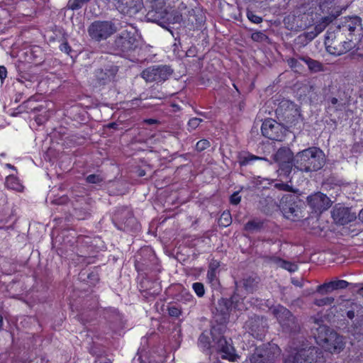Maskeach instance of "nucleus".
I'll return each instance as SVG.
<instances>
[{
    "label": "nucleus",
    "mask_w": 363,
    "mask_h": 363,
    "mask_svg": "<svg viewBox=\"0 0 363 363\" xmlns=\"http://www.w3.org/2000/svg\"><path fill=\"white\" fill-rule=\"evenodd\" d=\"M318 35V33L313 30V31L307 32L306 33V37L311 40L313 38H315Z\"/></svg>",
    "instance_id": "47"
},
{
    "label": "nucleus",
    "mask_w": 363,
    "mask_h": 363,
    "mask_svg": "<svg viewBox=\"0 0 363 363\" xmlns=\"http://www.w3.org/2000/svg\"><path fill=\"white\" fill-rule=\"evenodd\" d=\"M88 31L91 38L99 41L111 36L116 28L111 22L96 21L89 26Z\"/></svg>",
    "instance_id": "12"
},
{
    "label": "nucleus",
    "mask_w": 363,
    "mask_h": 363,
    "mask_svg": "<svg viewBox=\"0 0 363 363\" xmlns=\"http://www.w3.org/2000/svg\"><path fill=\"white\" fill-rule=\"evenodd\" d=\"M280 354L281 350L278 345L272 343L263 348L257 347L249 361L250 363H272Z\"/></svg>",
    "instance_id": "7"
},
{
    "label": "nucleus",
    "mask_w": 363,
    "mask_h": 363,
    "mask_svg": "<svg viewBox=\"0 0 363 363\" xmlns=\"http://www.w3.org/2000/svg\"><path fill=\"white\" fill-rule=\"evenodd\" d=\"M145 123H147L148 124H154L156 123V121L154 119H147V120H145Z\"/></svg>",
    "instance_id": "51"
},
{
    "label": "nucleus",
    "mask_w": 363,
    "mask_h": 363,
    "mask_svg": "<svg viewBox=\"0 0 363 363\" xmlns=\"http://www.w3.org/2000/svg\"><path fill=\"white\" fill-rule=\"evenodd\" d=\"M272 261L279 267L284 269H286L289 272H294L298 269L297 265L294 263H291L290 262H287L277 257L273 258Z\"/></svg>",
    "instance_id": "25"
},
{
    "label": "nucleus",
    "mask_w": 363,
    "mask_h": 363,
    "mask_svg": "<svg viewBox=\"0 0 363 363\" xmlns=\"http://www.w3.org/2000/svg\"><path fill=\"white\" fill-rule=\"evenodd\" d=\"M262 226V223L258 220H250L248 221L245 226V229L247 231H254L259 229Z\"/></svg>",
    "instance_id": "32"
},
{
    "label": "nucleus",
    "mask_w": 363,
    "mask_h": 363,
    "mask_svg": "<svg viewBox=\"0 0 363 363\" xmlns=\"http://www.w3.org/2000/svg\"><path fill=\"white\" fill-rule=\"evenodd\" d=\"M6 167H9V168H11V169H14V167L12 166L11 164H6Z\"/></svg>",
    "instance_id": "56"
},
{
    "label": "nucleus",
    "mask_w": 363,
    "mask_h": 363,
    "mask_svg": "<svg viewBox=\"0 0 363 363\" xmlns=\"http://www.w3.org/2000/svg\"><path fill=\"white\" fill-rule=\"evenodd\" d=\"M151 4L152 10L149 11L147 18L152 22H155L162 27L165 23L168 24L167 18L170 17L172 12H168L165 8L167 0H147Z\"/></svg>",
    "instance_id": "8"
},
{
    "label": "nucleus",
    "mask_w": 363,
    "mask_h": 363,
    "mask_svg": "<svg viewBox=\"0 0 363 363\" xmlns=\"http://www.w3.org/2000/svg\"><path fill=\"white\" fill-rule=\"evenodd\" d=\"M261 130L264 137L277 141L283 139L286 131L280 123L272 119L265 120L262 125Z\"/></svg>",
    "instance_id": "14"
},
{
    "label": "nucleus",
    "mask_w": 363,
    "mask_h": 363,
    "mask_svg": "<svg viewBox=\"0 0 363 363\" xmlns=\"http://www.w3.org/2000/svg\"><path fill=\"white\" fill-rule=\"evenodd\" d=\"M245 327L252 336L262 340L267 332V320L263 317L254 316L246 322Z\"/></svg>",
    "instance_id": "16"
},
{
    "label": "nucleus",
    "mask_w": 363,
    "mask_h": 363,
    "mask_svg": "<svg viewBox=\"0 0 363 363\" xmlns=\"http://www.w3.org/2000/svg\"><path fill=\"white\" fill-rule=\"evenodd\" d=\"M359 80L363 82V69L361 70L360 72V74H359ZM360 96L361 97H363V88H362L360 89V94H359Z\"/></svg>",
    "instance_id": "49"
},
{
    "label": "nucleus",
    "mask_w": 363,
    "mask_h": 363,
    "mask_svg": "<svg viewBox=\"0 0 363 363\" xmlns=\"http://www.w3.org/2000/svg\"><path fill=\"white\" fill-rule=\"evenodd\" d=\"M348 282L345 280H337L325 283L318 286L317 291L319 293L330 292L336 289H345L348 286Z\"/></svg>",
    "instance_id": "22"
},
{
    "label": "nucleus",
    "mask_w": 363,
    "mask_h": 363,
    "mask_svg": "<svg viewBox=\"0 0 363 363\" xmlns=\"http://www.w3.org/2000/svg\"><path fill=\"white\" fill-rule=\"evenodd\" d=\"M333 34L328 33L325 40L326 50L331 55H341L350 51L354 45L352 39L337 44V43L333 40Z\"/></svg>",
    "instance_id": "15"
},
{
    "label": "nucleus",
    "mask_w": 363,
    "mask_h": 363,
    "mask_svg": "<svg viewBox=\"0 0 363 363\" xmlns=\"http://www.w3.org/2000/svg\"><path fill=\"white\" fill-rule=\"evenodd\" d=\"M295 199H296L295 196L288 195L284 196L280 203V208L284 216L291 220H296L300 212Z\"/></svg>",
    "instance_id": "17"
},
{
    "label": "nucleus",
    "mask_w": 363,
    "mask_h": 363,
    "mask_svg": "<svg viewBox=\"0 0 363 363\" xmlns=\"http://www.w3.org/2000/svg\"><path fill=\"white\" fill-rule=\"evenodd\" d=\"M326 28L325 24L321 23L319 22L317 23L314 28V30L318 33V34H320L321 32L324 30V29Z\"/></svg>",
    "instance_id": "45"
},
{
    "label": "nucleus",
    "mask_w": 363,
    "mask_h": 363,
    "mask_svg": "<svg viewBox=\"0 0 363 363\" xmlns=\"http://www.w3.org/2000/svg\"><path fill=\"white\" fill-rule=\"evenodd\" d=\"M334 300L335 299L333 297H325L320 299H316L315 301V304L318 306L332 305L334 302Z\"/></svg>",
    "instance_id": "34"
},
{
    "label": "nucleus",
    "mask_w": 363,
    "mask_h": 363,
    "mask_svg": "<svg viewBox=\"0 0 363 363\" xmlns=\"http://www.w3.org/2000/svg\"><path fill=\"white\" fill-rule=\"evenodd\" d=\"M205 21V16L200 8L189 9L184 13L177 11H172L170 17L167 18L168 24L183 23L185 26L198 27Z\"/></svg>",
    "instance_id": "6"
},
{
    "label": "nucleus",
    "mask_w": 363,
    "mask_h": 363,
    "mask_svg": "<svg viewBox=\"0 0 363 363\" xmlns=\"http://www.w3.org/2000/svg\"><path fill=\"white\" fill-rule=\"evenodd\" d=\"M252 39L256 42H263L268 39V37L261 31L255 32L251 35Z\"/></svg>",
    "instance_id": "35"
},
{
    "label": "nucleus",
    "mask_w": 363,
    "mask_h": 363,
    "mask_svg": "<svg viewBox=\"0 0 363 363\" xmlns=\"http://www.w3.org/2000/svg\"><path fill=\"white\" fill-rule=\"evenodd\" d=\"M201 121H202V120L201 118H191L188 122V126L190 129L194 130L199 125V124L201 123Z\"/></svg>",
    "instance_id": "39"
},
{
    "label": "nucleus",
    "mask_w": 363,
    "mask_h": 363,
    "mask_svg": "<svg viewBox=\"0 0 363 363\" xmlns=\"http://www.w3.org/2000/svg\"><path fill=\"white\" fill-rule=\"evenodd\" d=\"M275 186L279 189H282V190H285V191H289V186L288 184H283V183H277V184H275Z\"/></svg>",
    "instance_id": "48"
},
{
    "label": "nucleus",
    "mask_w": 363,
    "mask_h": 363,
    "mask_svg": "<svg viewBox=\"0 0 363 363\" xmlns=\"http://www.w3.org/2000/svg\"><path fill=\"white\" fill-rule=\"evenodd\" d=\"M60 49L62 52H64L67 55H70V52H72V48L67 42L62 43Z\"/></svg>",
    "instance_id": "42"
},
{
    "label": "nucleus",
    "mask_w": 363,
    "mask_h": 363,
    "mask_svg": "<svg viewBox=\"0 0 363 363\" xmlns=\"http://www.w3.org/2000/svg\"><path fill=\"white\" fill-rule=\"evenodd\" d=\"M247 18L254 23L258 24L262 22V18L259 16H257L252 11H247Z\"/></svg>",
    "instance_id": "36"
},
{
    "label": "nucleus",
    "mask_w": 363,
    "mask_h": 363,
    "mask_svg": "<svg viewBox=\"0 0 363 363\" xmlns=\"http://www.w3.org/2000/svg\"><path fill=\"white\" fill-rule=\"evenodd\" d=\"M337 101H337V99H336V98H335V97H334V98H332V99H331V100H330V102H331V104H332L333 105H335V104H337Z\"/></svg>",
    "instance_id": "52"
},
{
    "label": "nucleus",
    "mask_w": 363,
    "mask_h": 363,
    "mask_svg": "<svg viewBox=\"0 0 363 363\" xmlns=\"http://www.w3.org/2000/svg\"><path fill=\"white\" fill-rule=\"evenodd\" d=\"M140 176L144 175V172H140Z\"/></svg>",
    "instance_id": "57"
},
{
    "label": "nucleus",
    "mask_w": 363,
    "mask_h": 363,
    "mask_svg": "<svg viewBox=\"0 0 363 363\" xmlns=\"http://www.w3.org/2000/svg\"><path fill=\"white\" fill-rule=\"evenodd\" d=\"M7 76V71L5 67L0 66V79L3 81Z\"/></svg>",
    "instance_id": "46"
},
{
    "label": "nucleus",
    "mask_w": 363,
    "mask_h": 363,
    "mask_svg": "<svg viewBox=\"0 0 363 363\" xmlns=\"http://www.w3.org/2000/svg\"><path fill=\"white\" fill-rule=\"evenodd\" d=\"M232 222L231 215L229 211H224L218 220L220 225L223 227L228 226Z\"/></svg>",
    "instance_id": "28"
},
{
    "label": "nucleus",
    "mask_w": 363,
    "mask_h": 363,
    "mask_svg": "<svg viewBox=\"0 0 363 363\" xmlns=\"http://www.w3.org/2000/svg\"><path fill=\"white\" fill-rule=\"evenodd\" d=\"M300 60L304 62L312 72H320L322 70V65L317 60H313L308 57H300Z\"/></svg>",
    "instance_id": "26"
},
{
    "label": "nucleus",
    "mask_w": 363,
    "mask_h": 363,
    "mask_svg": "<svg viewBox=\"0 0 363 363\" xmlns=\"http://www.w3.org/2000/svg\"><path fill=\"white\" fill-rule=\"evenodd\" d=\"M361 21V18L357 16L345 17L339 29L344 33L349 32V35H352L357 30L362 31Z\"/></svg>",
    "instance_id": "20"
},
{
    "label": "nucleus",
    "mask_w": 363,
    "mask_h": 363,
    "mask_svg": "<svg viewBox=\"0 0 363 363\" xmlns=\"http://www.w3.org/2000/svg\"><path fill=\"white\" fill-rule=\"evenodd\" d=\"M89 1L90 0H69L68 2V7L69 9L73 11L78 10Z\"/></svg>",
    "instance_id": "29"
},
{
    "label": "nucleus",
    "mask_w": 363,
    "mask_h": 363,
    "mask_svg": "<svg viewBox=\"0 0 363 363\" xmlns=\"http://www.w3.org/2000/svg\"><path fill=\"white\" fill-rule=\"evenodd\" d=\"M207 279L209 282L213 284L217 281L216 269L211 268L207 272Z\"/></svg>",
    "instance_id": "40"
},
{
    "label": "nucleus",
    "mask_w": 363,
    "mask_h": 363,
    "mask_svg": "<svg viewBox=\"0 0 363 363\" xmlns=\"http://www.w3.org/2000/svg\"><path fill=\"white\" fill-rule=\"evenodd\" d=\"M289 356L284 363H323L321 350L309 345L303 340L298 342H293L289 346Z\"/></svg>",
    "instance_id": "1"
},
{
    "label": "nucleus",
    "mask_w": 363,
    "mask_h": 363,
    "mask_svg": "<svg viewBox=\"0 0 363 363\" xmlns=\"http://www.w3.org/2000/svg\"><path fill=\"white\" fill-rule=\"evenodd\" d=\"M359 218L363 222V208L360 211L359 213Z\"/></svg>",
    "instance_id": "53"
},
{
    "label": "nucleus",
    "mask_w": 363,
    "mask_h": 363,
    "mask_svg": "<svg viewBox=\"0 0 363 363\" xmlns=\"http://www.w3.org/2000/svg\"><path fill=\"white\" fill-rule=\"evenodd\" d=\"M2 325H3V318L2 316L0 315V330L2 328Z\"/></svg>",
    "instance_id": "54"
},
{
    "label": "nucleus",
    "mask_w": 363,
    "mask_h": 363,
    "mask_svg": "<svg viewBox=\"0 0 363 363\" xmlns=\"http://www.w3.org/2000/svg\"><path fill=\"white\" fill-rule=\"evenodd\" d=\"M210 145L209 142L207 140H201L197 142L196 148L198 151H202L206 150Z\"/></svg>",
    "instance_id": "38"
},
{
    "label": "nucleus",
    "mask_w": 363,
    "mask_h": 363,
    "mask_svg": "<svg viewBox=\"0 0 363 363\" xmlns=\"http://www.w3.org/2000/svg\"><path fill=\"white\" fill-rule=\"evenodd\" d=\"M254 282V279H245L244 280V286L247 291H252L253 289L252 283Z\"/></svg>",
    "instance_id": "43"
},
{
    "label": "nucleus",
    "mask_w": 363,
    "mask_h": 363,
    "mask_svg": "<svg viewBox=\"0 0 363 363\" xmlns=\"http://www.w3.org/2000/svg\"><path fill=\"white\" fill-rule=\"evenodd\" d=\"M264 304L277 318L284 331L291 333L298 328L296 317L286 308L279 304L273 306L269 300L265 301Z\"/></svg>",
    "instance_id": "5"
},
{
    "label": "nucleus",
    "mask_w": 363,
    "mask_h": 363,
    "mask_svg": "<svg viewBox=\"0 0 363 363\" xmlns=\"http://www.w3.org/2000/svg\"><path fill=\"white\" fill-rule=\"evenodd\" d=\"M274 160L279 165V174L288 177L294 164V157L291 150L288 147L279 149L274 156Z\"/></svg>",
    "instance_id": "9"
},
{
    "label": "nucleus",
    "mask_w": 363,
    "mask_h": 363,
    "mask_svg": "<svg viewBox=\"0 0 363 363\" xmlns=\"http://www.w3.org/2000/svg\"><path fill=\"white\" fill-rule=\"evenodd\" d=\"M264 160V158L255 156L248 152L240 153L238 156V162L241 166L247 165L250 163H251L252 162L255 161V160Z\"/></svg>",
    "instance_id": "23"
},
{
    "label": "nucleus",
    "mask_w": 363,
    "mask_h": 363,
    "mask_svg": "<svg viewBox=\"0 0 363 363\" xmlns=\"http://www.w3.org/2000/svg\"><path fill=\"white\" fill-rule=\"evenodd\" d=\"M168 313L172 317H179L182 313L181 308L176 306H169Z\"/></svg>",
    "instance_id": "37"
},
{
    "label": "nucleus",
    "mask_w": 363,
    "mask_h": 363,
    "mask_svg": "<svg viewBox=\"0 0 363 363\" xmlns=\"http://www.w3.org/2000/svg\"><path fill=\"white\" fill-rule=\"evenodd\" d=\"M325 163L324 154L317 147H309L294 157V166L299 171L309 172L320 169Z\"/></svg>",
    "instance_id": "2"
},
{
    "label": "nucleus",
    "mask_w": 363,
    "mask_h": 363,
    "mask_svg": "<svg viewBox=\"0 0 363 363\" xmlns=\"http://www.w3.org/2000/svg\"><path fill=\"white\" fill-rule=\"evenodd\" d=\"M332 217L337 223L340 225L347 224L353 219V216L350 214L349 209L342 206L335 207L332 211Z\"/></svg>",
    "instance_id": "21"
},
{
    "label": "nucleus",
    "mask_w": 363,
    "mask_h": 363,
    "mask_svg": "<svg viewBox=\"0 0 363 363\" xmlns=\"http://www.w3.org/2000/svg\"><path fill=\"white\" fill-rule=\"evenodd\" d=\"M116 9L123 14L133 16L143 7V0H114Z\"/></svg>",
    "instance_id": "18"
},
{
    "label": "nucleus",
    "mask_w": 363,
    "mask_h": 363,
    "mask_svg": "<svg viewBox=\"0 0 363 363\" xmlns=\"http://www.w3.org/2000/svg\"><path fill=\"white\" fill-rule=\"evenodd\" d=\"M6 185L9 189L21 191L23 190V185L19 179L14 176L10 175L6 177Z\"/></svg>",
    "instance_id": "24"
},
{
    "label": "nucleus",
    "mask_w": 363,
    "mask_h": 363,
    "mask_svg": "<svg viewBox=\"0 0 363 363\" xmlns=\"http://www.w3.org/2000/svg\"><path fill=\"white\" fill-rule=\"evenodd\" d=\"M192 288L199 297H202L205 294L203 284L200 282L194 283Z\"/></svg>",
    "instance_id": "33"
},
{
    "label": "nucleus",
    "mask_w": 363,
    "mask_h": 363,
    "mask_svg": "<svg viewBox=\"0 0 363 363\" xmlns=\"http://www.w3.org/2000/svg\"><path fill=\"white\" fill-rule=\"evenodd\" d=\"M216 330L213 328L211 330V335L213 342L216 344V350L221 354L223 359L234 362L238 357L235 352L234 347L232 345V340H227L224 337H220L218 340L216 337Z\"/></svg>",
    "instance_id": "10"
},
{
    "label": "nucleus",
    "mask_w": 363,
    "mask_h": 363,
    "mask_svg": "<svg viewBox=\"0 0 363 363\" xmlns=\"http://www.w3.org/2000/svg\"><path fill=\"white\" fill-rule=\"evenodd\" d=\"M347 315L350 319H352L354 317V313L352 311H349Z\"/></svg>",
    "instance_id": "50"
},
{
    "label": "nucleus",
    "mask_w": 363,
    "mask_h": 363,
    "mask_svg": "<svg viewBox=\"0 0 363 363\" xmlns=\"http://www.w3.org/2000/svg\"><path fill=\"white\" fill-rule=\"evenodd\" d=\"M262 302V300L255 299V302L251 303L249 302V298L247 297L240 300L239 296L235 294L231 297L230 301L228 299L220 300L218 303V310L220 311L223 315V320L225 321L228 315L233 311H242L247 310L249 308V306H252V304L258 306L262 310H264V303Z\"/></svg>",
    "instance_id": "4"
},
{
    "label": "nucleus",
    "mask_w": 363,
    "mask_h": 363,
    "mask_svg": "<svg viewBox=\"0 0 363 363\" xmlns=\"http://www.w3.org/2000/svg\"><path fill=\"white\" fill-rule=\"evenodd\" d=\"M199 345L203 350H208L211 346V342L209 340V337L205 334L202 333L199 338Z\"/></svg>",
    "instance_id": "30"
},
{
    "label": "nucleus",
    "mask_w": 363,
    "mask_h": 363,
    "mask_svg": "<svg viewBox=\"0 0 363 363\" xmlns=\"http://www.w3.org/2000/svg\"><path fill=\"white\" fill-rule=\"evenodd\" d=\"M133 30H123L116 40V47L123 52H128L135 50L139 45L138 34L133 28Z\"/></svg>",
    "instance_id": "11"
},
{
    "label": "nucleus",
    "mask_w": 363,
    "mask_h": 363,
    "mask_svg": "<svg viewBox=\"0 0 363 363\" xmlns=\"http://www.w3.org/2000/svg\"><path fill=\"white\" fill-rule=\"evenodd\" d=\"M86 182L91 184H97L101 182V179L98 175L90 174L86 177Z\"/></svg>",
    "instance_id": "41"
},
{
    "label": "nucleus",
    "mask_w": 363,
    "mask_h": 363,
    "mask_svg": "<svg viewBox=\"0 0 363 363\" xmlns=\"http://www.w3.org/2000/svg\"><path fill=\"white\" fill-rule=\"evenodd\" d=\"M307 201L309 206L315 211L321 212L328 209L331 205L330 199L325 194L320 192L309 196Z\"/></svg>",
    "instance_id": "19"
},
{
    "label": "nucleus",
    "mask_w": 363,
    "mask_h": 363,
    "mask_svg": "<svg viewBox=\"0 0 363 363\" xmlns=\"http://www.w3.org/2000/svg\"><path fill=\"white\" fill-rule=\"evenodd\" d=\"M317 325L318 327L315 328L316 332H313L316 343L330 353H340L345 347L342 337L335 332L330 331L325 325H320L318 323Z\"/></svg>",
    "instance_id": "3"
},
{
    "label": "nucleus",
    "mask_w": 363,
    "mask_h": 363,
    "mask_svg": "<svg viewBox=\"0 0 363 363\" xmlns=\"http://www.w3.org/2000/svg\"><path fill=\"white\" fill-rule=\"evenodd\" d=\"M300 58H289L287 60V63L289 67L293 69L295 72H301L302 70V65L300 62Z\"/></svg>",
    "instance_id": "31"
},
{
    "label": "nucleus",
    "mask_w": 363,
    "mask_h": 363,
    "mask_svg": "<svg viewBox=\"0 0 363 363\" xmlns=\"http://www.w3.org/2000/svg\"><path fill=\"white\" fill-rule=\"evenodd\" d=\"M172 74L169 67L166 65L152 66L143 71L141 76L146 82H162Z\"/></svg>",
    "instance_id": "13"
},
{
    "label": "nucleus",
    "mask_w": 363,
    "mask_h": 363,
    "mask_svg": "<svg viewBox=\"0 0 363 363\" xmlns=\"http://www.w3.org/2000/svg\"><path fill=\"white\" fill-rule=\"evenodd\" d=\"M347 6H344L340 9H338L335 11H332L329 16L323 17L319 22L321 23L325 24L327 26L329 23H330L335 18L340 16L342 11V10H345Z\"/></svg>",
    "instance_id": "27"
},
{
    "label": "nucleus",
    "mask_w": 363,
    "mask_h": 363,
    "mask_svg": "<svg viewBox=\"0 0 363 363\" xmlns=\"http://www.w3.org/2000/svg\"><path fill=\"white\" fill-rule=\"evenodd\" d=\"M187 296H188L187 300H189V301H190V300H191V301H192V300H193V296H192V295H191V294H187Z\"/></svg>",
    "instance_id": "55"
},
{
    "label": "nucleus",
    "mask_w": 363,
    "mask_h": 363,
    "mask_svg": "<svg viewBox=\"0 0 363 363\" xmlns=\"http://www.w3.org/2000/svg\"><path fill=\"white\" fill-rule=\"evenodd\" d=\"M240 201V196L238 194V192H235L231 196H230V202L233 204H238Z\"/></svg>",
    "instance_id": "44"
}]
</instances>
